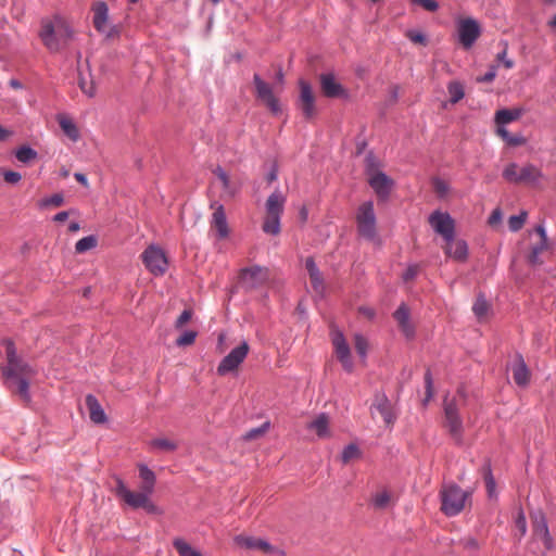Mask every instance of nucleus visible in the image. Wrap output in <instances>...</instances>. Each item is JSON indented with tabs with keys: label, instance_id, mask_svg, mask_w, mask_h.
Here are the masks:
<instances>
[{
	"label": "nucleus",
	"instance_id": "obj_22",
	"mask_svg": "<svg viewBox=\"0 0 556 556\" xmlns=\"http://www.w3.org/2000/svg\"><path fill=\"white\" fill-rule=\"evenodd\" d=\"M306 428L316 433L319 439H328L331 437L330 418L327 414L321 413L315 416L306 426Z\"/></svg>",
	"mask_w": 556,
	"mask_h": 556
},
{
	"label": "nucleus",
	"instance_id": "obj_26",
	"mask_svg": "<svg viewBox=\"0 0 556 556\" xmlns=\"http://www.w3.org/2000/svg\"><path fill=\"white\" fill-rule=\"evenodd\" d=\"M513 371V378L514 381L520 386L525 387L529 383L530 380V372L529 369L523 361V357L521 355H517L515 358V362L511 367Z\"/></svg>",
	"mask_w": 556,
	"mask_h": 556
},
{
	"label": "nucleus",
	"instance_id": "obj_13",
	"mask_svg": "<svg viewBox=\"0 0 556 556\" xmlns=\"http://www.w3.org/2000/svg\"><path fill=\"white\" fill-rule=\"evenodd\" d=\"M445 427L448 429L452 438L457 442L462 443L463 435V422L458 415V409L454 401L445 402Z\"/></svg>",
	"mask_w": 556,
	"mask_h": 556
},
{
	"label": "nucleus",
	"instance_id": "obj_37",
	"mask_svg": "<svg viewBox=\"0 0 556 556\" xmlns=\"http://www.w3.org/2000/svg\"><path fill=\"white\" fill-rule=\"evenodd\" d=\"M447 91L450 94V101L453 104L460 101L465 96L464 86L459 81H451L447 86Z\"/></svg>",
	"mask_w": 556,
	"mask_h": 556
},
{
	"label": "nucleus",
	"instance_id": "obj_8",
	"mask_svg": "<svg viewBox=\"0 0 556 556\" xmlns=\"http://www.w3.org/2000/svg\"><path fill=\"white\" fill-rule=\"evenodd\" d=\"M249 350V344L245 341H243L237 348L232 349L230 353L226 355L217 366V374L219 376H225L229 372L236 371L241 363H243L245 359Z\"/></svg>",
	"mask_w": 556,
	"mask_h": 556
},
{
	"label": "nucleus",
	"instance_id": "obj_30",
	"mask_svg": "<svg viewBox=\"0 0 556 556\" xmlns=\"http://www.w3.org/2000/svg\"><path fill=\"white\" fill-rule=\"evenodd\" d=\"M58 122L63 132L72 140L77 141L79 139V130L76 124L66 115H59Z\"/></svg>",
	"mask_w": 556,
	"mask_h": 556
},
{
	"label": "nucleus",
	"instance_id": "obj_57",
	"mask_svg": "<svg viewBox=\"0 0 556 556\" xmlns=\"http://www.w3.org/2000/svg\"><path fill=\"white\" fill-rule=\"evenodd\" d=\"M406 36L414 43L426 45L427 42L426 37L419 31L408 30Z\"/></svg>",
	"mask_w": 556,
	"mask_h": 556
},
{
	"label": "nucleus",
	"instance_id": "obj_54",
	"mask_svg": "<svg viewBox=\"0 0 556 556\" xmlns=\"http://www.w3.org/2000/svg\"><path fill=\"white\" fill-rule=\"evenodd\" d=\"M79 87L81 91L90 98H92L96 94V87L93 81H86L85 79L80 78Z\"/></svg>",
	"mask_w": 556,
	"mask_h": 556
},
{
	"label": "nucleus",
	"instance_id": "obj_29",
	"mask_svg": "<svg viewBox=\"0 0 556 556\" xmlns=\"http://www.w3.org/2000/svg\"><path fill=\"white\" fill-rule=\"evenodd\" d=\"M86 405L89 410V417L94 424H103L106 421V415L93 395L89 394L86 396Z\"/></svg>",
	"mask_w": 556,
	"mask_h": 556
},
{
	"label": "nucleus",
	"instance_id": "obj_31",
	"mask_svg": "<svg viewBox=\"0 0 556 556\" xmlns=\"http://www.w3.org/2000/svg\"><path fill=\"white\" fill-rule=\"evenodd\" d=\"M139 477L142 479L141 490L148 493H153L156 480L154 472L151 469H149L146 465H140Z\"/></svg>",
	"mask_w": 556,
	"mask_h": 556
},
{
	"label": "nucleus",
	"instance_id": "obj_49",
	"mask_svg": "<svg viewBox=\"0 0 556 556\" xmlns=\"http://www.w3.org/2000/svg\"><path fill=\"white\" fill-rule=\"evenodd\" d=\"M64 202V198L61 193H55L51 195L50 198H46L41 201L42 206H61Z\"/></svg>",
	"mask_w": 556,
	"mask_h": 556
},
{
	"label": "nucleus",
	"instance_id": "obj_12",
	"mask_svg": "<svg viewBox=\"0 0 556 556\" xmlns=\"http://www.w3.org/2000/svg\"><path fill=\"white\" fill-rule=\"evenodd\" d=\"M268 279V269L261 266H251L240 271V285L247 289H255Z\"/></svg>",
	"mask_w": 556,
	"mask_h": 556
},
{
	"label": "nucleus",
	"instance_id": "obj_53",
	"mask_svg": "<svg viewBox=\"0 0 556 556\" xmlns=\"http://www.w3.org/2000/svg\"><path fill=\"white\" fill-rule=\"evenodd\" d=\"M460 544L465 549L468 551H478L480 548V543L477 539L472 536H465L460 540Z\"/></svg>",
	"mask_w": 556,
	"mask_h": 556
},
{
	"label": "nucleus",
	"instance_id": "obj_36",
	"mask_svg": "<svg viewBox=\"0 0 556 556\" xmlns=\"http://www.w3.org/2000/svg\"><path fill=\"white\" fill-rule=\"evenodd\" d=\"M150 445L154 450L164 451V452H173L178 445L175 441L166 439V438H156L150 442Z\"/></svg>",
	"mask_w": 556,
	"mask_h": 556
},
{
	"label": "nucleus",
	"instance_id": "obj_45",
	"mask_svg": "<svg viewBox=\"0 0 556 556\" xmlns=\"http://www.w3.org/2000/svg\"><path fill=\"white\" fill-rule=\"evenodd\" d=\"M527 218V213L522 212L519 215H513L508 219V226L511 231H518L522 228Z\"/></svg>",
	"mask_w": 556,
	"mask_h": 556
},
{
	"label": "nucleus",
	"instance_id": "obj_20",
	"mask_svg": "<svg viewBox=\"0 0 556 556\" xmlns=\"http://www.w3.org/2000/svg\"><path fill=\"white\" fill-rule=\"evenodd\" d=\"M237 546L250 551H261L264 553H271L274 547L265 540L244 534H239L233 539Z\"/></svg>",
	"mask_w": 556,
	"mask_h": 556
},
{
	"label": "nucleus",
	"instance_id": "obj_44",
	"mask_svg": "<svg viewBox=\"0 0 556 556\" xmlns=\"http://www.w3.org/2000/svg\"><path fill=\"white\" fill-rule=\"evenodd\" d=\"M268 428H269V422L266 421L261 427L249 430L243 435V439L247 441L255 440V439L262 437L263 434H265L267 432Z\"/></svg>",
	"mask_w": 556,
	"mask_h": 556
},
{
	"label": "nucleus",
	"instance_id": "obj_6",
	"mask_svg": "<svg viewBox=\"0 0 556 556\" xmlns=\"http://www.w3.org/2000/svg\"><path fill=\"white\" fill-rule=\"evenodd\" d=\"M543 177L540 168L533 164L519 167L516 163L508 164L503 170V178L513 184L535 185Z\"/></svg>",
	"mask_w": 556,
	"mask_h": 556
},
{
	"label": "nucleus",
	"instance_id": "obj_52",
	"mask_svg": "<svg viewBox=\"0 0 556 556\" xmlns=\"http://www.w3.org/2000/svg\"><path fill=\"white\" fill-rule=\"evenodd\" d=\"M425 383H426V399L425 404L433 396V381L430 370L428 369L425 374Z\"/></svg>",
	"mask_w": 556,
	"mask_h": 556
},
{
	"label": "nucleus",
	"instance_id": "obj_1",
	"mask_svg": "<svg viewBox=\"0 0 556 556\" xmlns=\"http://www.w3.org/2000/svg\"><path fill=\"white\" fill-rule=\"evenodd\" d=\"M73 30L60 16L52 20H43L39 37L47 49L56 52L64 48L72 39Z\"/></svg>",
	"mask_w": 556,
	"mask_h": 556
},
{
	"label": "nucleus",
	"instance_id": "obj_18",
	"mask_svg": "<svg viewBox=\"0 0 556 556\" xmlns=\"http://www.w3.org/2000/svg\"><path fill=\"white\" fill-rule=\"evenodd\" d=\"M533 535L543 543L546 551L554 548L553 539L549 534L545 517L542 514L533 517Z\"/></svg>",
	"mask_w": 556,
	"mask_h": 556
},
{
	"label": "nucleus",
	"instance_id": "obj_42",
	"mask_svg": "<svg viewBox=\"0 0 556 556\" xmlns=\"http://www.w3.org/2000/svg\"><path fill=\"white\" fill-rule=\"evenodd\" d=\"M390 501H391V495L386 490L377 492L372 496V504L376 508H379V509L386 508L390 504Z\"/></svg>",
	"mask_w": 556,
	"mask_h": 556
},
{
	"label": "nucleus",
	"instance_id": "obj_46",
	"mask_svg": "<svg viewBox=\"0 0 556 556\" xmlns=\"http://www.w3.org/2000/svg\"><path fill=\"white\" fill-rule=\"evenodd\" d=\"M309 280H311L313 290L317 294L321 295L325 291V285H324V279L321 277L320 271L309 275Z\"/></svg>",
	"mask_w": 556,
	"mask_h": 556
},
{
	"label": "nucleus",
	"instance_id": "obj_40",
	"mask_svg": "<svg viewBox=\"0 0 556 556\" xmlns=\"http://www.w3.org/2000/svg\"><path fill=\"white\" fill-rule=\"evenodd\" d=\"M37 152L30 147L24 146L15 152V157L22 163H29L37 159Z\"/></svg>",
	"mask_w": 556,
	"mask_h": 556
},
{
	"label": "nucleus",
	"instance_id": "obj_11",
	"mask_svg": "<svg viewBox=\"0 0 556 556\" xmlns=\"http://www.w3.org/2000/svg\"><path fill=\"white\" fill-rule=\"evenodd\" d=\"M253 83L255 86L256 98L261 100L271 113L278 114L280 112V104L279 100L273 92V88L264 81L258 74L254 75Z\"/></svg>",
	"mask_w": 556,
	"mask_h": 556
},
{
	"label": "nucleus",
	"instance_id": "obj_48",
	"mask_svg": "<svg viewBox=\"0 0 556 556\" xmlns=\"http://www.w3.org/2000/svg\"><path fill=\"white\" fill-rule=\"evenodd\" d=\"M197 337V332L194 331H186L176 340V344L178 346L191 345Z\"/></svg>",
	"mask_w": 556,
	"mask_h": 556
},
{
	"label": "nucleus",
	"instance_id": "obj_2",
	"mask_svg": "<svg viewBox=\"0 0 556 556\" xmlns=\"http://www.w3.org/2000/svg\"><path fill=\"white\" fill-rule=\"evenodd\" d=\"M441 510L444 515L453 517L462 513L470 504L471 494L455 483L445 484L440 491Z\"/></svg>",
	"mask_w": 556,
	"mask_h": 556
},
{
	"label": "nucleus",
	"instance_id": "obj_21",
	"mask_svg": "<svg viewBox=\"0 0 556 556\" xmlns=\"http://www.w3.org/2000/svg\"><path fill=\"white\" fill-rule=\"evenodd\" d=\"M7 358L8 366L4 371L7 377H17L20 374H23L26 370L31 371V368L27 364H24L18 359L12 343H9L8 345Z\"/></svg>",
	"mask_w": 556,
	"mask_h": 556
},
{
	"label": "nucleus",
	"instance_id": "obj_33",
	"mask_svg": "<svg viewBox=\"0 0 556 556\" xmlns=\"http://www.w3.org/2000/svg\"><path fill=\"white\" fill-rule=\"evenodd\" d=\"M33 375V370H26L23 374H20L17 377H14L16 379V389L15 392L18 393V395L26 402L29 401V393L28 388L29 383L25 379L26 376Z\"/></svg>",
	"mask_w": 556,
	"mask_h": 556
},
{
	"label": "nucleus",
	"instance_id": "obj_23",
	"mask_svg": "<svg viewBox=\"0 0 556 556\" xmlns=\"http://www.w3.org/2000/svg\"><path fill=\"white\" fill-rule=\"evenodd\" d=\"M377 412L387 425H391L394 421L392 407L390 401L384 394H376L374 403L371 405V413Z\"/></svg>",
	"mask_w": 556,
	"mask_h": 556
},
{
	"label": "nucleus",
	"instance_id": "obj_15",
	"mask_svg": "<svg viewBox=\"0 0 556 556\" xmlns=\"http://www.w3.org/2000/svg\"><path fill=\"white\" fill-rule=\"evenodd\" d=\"M332 344L334 348L336 355L341 362L343 368L351 372L353 370V362L351 358V351L346 343L344 336L340 331L332 332Z\"/></svg>",
	"mask_w": 556,
	"mask_h": 556
},
{
	"label": "nucleus",
	"instance_id": "obj_19",
	"mask_svg": "<svg viewBox=\"0 0 556 556\" xmlns=\"http://www.w3.org/2000/svg\"><path fill=\"white\" fill-rule=\"evenodd\" d=\"M212 207L214 208V213L211 219V229L216 230L219 239H225L229 235V227L224 206L214 202Z\"/></svg>",
	"mask_w": 556,
	"mask_h": 556
},
{
	"label": "nucleus",
	"instance_id": "obj_9",
	"mask_svg": "<svg viewBox=\"0 0 556 556\" xmlns=\"http://www.w3.org/2000/svg\"><path fill=\"white\" fill-rule=\"evenodd\" d=\"M93 12V26L94 28L105 35L106 38H113L118 36L119 30L116 26H109V8L105 2L97 1L92 4Z\"/></svg>",
	"mask_w": 556,
	"mask_h": 556
},
{
	"label": "nucleus",
	"instance_id": "obj_24",
	"mask_svg": "<svg viewBox=\"0 0 556 556\" xmlns=\"http://www.w3.org/2000/svg\"><path fill=\"white\" fill-rule=\"evenodd\" d=\"M320 88L328 98H338L344 94L343 87L336 80L332 74L320 75Z\"/></svg>",
	"mask_w": 556,
	"mask_h": 556
},
{
	"label": "nucleus",
	"instance_id": "obj_4",
	"mask_svg": "<svg viewBox=\"0 0 556 556\" xmlns=\"http://www.w3.org/2000/svg\"><path fill=\"white\" fill-rule=\"evenodd\" d=\"M286 197L281 191H274L266 201V215L262 229L269 235H278L280 232V217L283 212Z\"/></svg>",
	"mask_w": 556,
	"mask_h": 556
},
{
	"label": "nucleus",
	"instance_id": "obj_64",
	"mask_svg": "<svg viewBox=\"0 0 556 556\" xmlns=\"http://www.w3.org/2000/svg\"><path fill=\"white\" fill-rule=\"evenodd\" d=\"M358 311H359V314L363 315L364 317H366L367 319H371L375 316V311L371 307L363 306V307H359Z\"/></svg>",
	"mask_w": 556,
	"mask_h": 556
},
{
	"label": "nucleus",
	"instance_id": "obj_28",
	"mask_svg": "<svg viewBox=\"0 0 556 556\" xmlns=\"http://www.w3.org/2000/svg\"><path fill=\"white\" fill-rule=\"evenodd\" d=\"M403 333L410 338L414 336V327L409 323V311L405 304H402L393 314Z\"/></svg>",
	"mask_w": 556,
	"mask_h": 556
},
{
	"label": "nucleus",
	"instance_id": "obj_3",
	"mask_svg": "<svg viewBox=\"0 0 556 556\" xmlns=\"http://www.w3.org/2000/svg\"><path fill=\"white\" fill-rule=\"evenodd\" d=\"M115 494L131 508H143L149 514H161L160 508L150 500L152 493L143 490L130 491L121 479L116 480Z\"/></svg>",
	"mask_w": 556,
	"mask_h": 556
},
{
	"label": "nucleus",
	"instance_id": "obj_63",
	"mask_svg": "<svg viewBox=\"0 0 556 556\" xmlns=\"http://www.w3.org/2000/svg\"><path fill=\"white\" fill-rule=\"evenodd\" d=\"M501 218H502V213L498 208H496L492 212L491 216L489 217V224L491 226H494L501 222Z\"/></svg>",
	"mask_w": 556,
	"mask_h": 556
},
{
	"label": "nucleus",
	"instance_id": "obj_5",
	"mask_svg": "<svg viewBox=\"0 0 556 556\" xmlns=\"http://www.w3.org/2000/svg\"><path fill=\"white\" fill-rule=\"evenodd\" d=\"M356 227L358 235L368 241L377 238V218L371 201L361 204L356 212Z\"/></svg>",
	"mask_w": 556,
	"mask_h": 556
},
{
	"label": "nucleus",
	"instance_id": "obj_60",
	"mask_svg": "<svg viewBox=\"0 0 556 556\" xmlns=\"http://www.w3.org/2000/svg\"><path fill=\"white\" fill-rule=\"evenodd\" d=\"M527 139L522 135H510L506 143L510 147H519L526 144Z\"/></svg>",
	"mask_w": 556,
	"mask_h": 556
},
{
	"label": "nucleus",
	"instance_id": "obj_55",
	"mask_svg": "<svg viewBox=\"0 0 556 556\" xmlns=\"http://www.w3.org/2000/svg\"><path fill=\"white\" fill-rule=\"evenodd\" d=\"M412 2L422 7L425 10L429 12H434L439 8L438 2L434 0H412Z\"/></svg>",
	"mask_w": 556,
	"mask_h": 556
},
{
	"label": "nucleus",
	"instance_id": "obj_25",
	"mask_svg": "<svg viewBox=\"0 0 556 556\" xmlns=\"http://www.w3.org/2000/svg\"><path fill=\"white\" fill-rule=\"evenodd\" d=\"M445 254L455 261L464 262L468 255V248L465 241L463 240H454L446 241L444 247Z\"/></svg>",
	"mask_w": 556,
	"mask_h": 556
},
{
	"label": "nucleus",
	"instance_id": "obj_16",
	"mask_svg": "<svg viewBox=\"0 0 556 556\" xmlns=\"http://www.w3.org/2000/svg\"><path fill=\"white\" fill-rule=\"evenodd\" d=\"M459 41L465 48H470L480 36V27L472 18L462 20L458 24Z\"/></svg>",
	"mask_w": 556,
	"mask_h": 556
},
{
	"label": "nucleus",
	"instance_id": "obj_59",
	"mask_svg": "<svg viewBox=\"0 0 556 556\" xmlns=\"http://www.w3.org/2000/svg\"><path fill=\"white\" fill-rule=\"evenodd\" d=\"M3 178L8 184H17L22 179V176L17 172L7 170L3 174Z\"/></svg>",
	"mask_w": 556,
	"mask_h": 556
},
{
	"label": "nucleus",
	"instance_id": "obj_14",
	"mask_svg": "<svg viewBox=\"0 0 556 556\" xmlns=\"http://www.w3.org/2000/svg\"><path fill=\"white\" fill-rule=\"evenodd\" d=\"M300 99H299V108L302 111L304 117L306 119H311L314 117L316 113L315 109V96L313 89L308 83L305 80H300Z\"/></svg>",
	"mask_w": 556,
	"mask_h": 556
},
{
	"label": "nucleus",
	"instance_id": "obj_43",
	"mask_svg": "<svg viewBox=\"0 0 556 556\" xmlns=\"http://www.w3.org/2000/svg\"><path fill=\"white\" fill-rule=\"evenodd\" d=\"M215 175L220 180L223 188L230 194L233 195L236 193V189L230 184V178L226 172H224L220 167L215 170Z\"/></svg>",
	"mask_w": 556,
	"mask_h": 556
},
{
	"label": "nucleus",
	"instance_id": "obj_34",
	"mask_svg": "<svg viewBox=\"0 0 556 556\" xmlns=\"http://www.w3.org/2000/svg\"><path fill=\"white\" fill-rule=\"evenodd\" d=\"M472 311L479 320L485 319L489 315L490 304L483 295L479 294L473 303Z\"/></svg>",
	"mask_w": 556,
	"mask_h": 556
},
{
	"label": "nucleus",
	"instance_id": "obj_32",
	"mask_svg": "<svg viewBox=\"0 0 556 556\" xmlns=\"http://www.w3.org/2000/svg\"><path fill=\"white\" fill-rule=\"evenodd\" d=\"M521 116V110L515 109V110H498L495 113V123L497 125H505L509 124L516 119H518Z\"/></svg>",
	"mask_w": 556,
	"mask_h": 556
},
{
	"label": "nucleus",
	"instance_id": "obj_50",
	"mask_svg": "<svg viewBox=\"0 0 556 556\" xmlns=\"http://www.w3.org/2000/svg\"><path fill=\"white\" fill-rule=\"evenodd\" d=\"M483 470H484L485 485H486V489L489 491V494L491 495L492 492L494 491V488H495V481H494L493 476H492L491 466L489 464L485 465Z\"/></svg>",
	"mask_w": 556,
	"mask_h": 556
},
{
	"label": "nucleus",
	"instance_id": "obj_27",
	"mask_svg": "<svg viewBox=\"0 0 556 556\" xmlns=\"http://www.w3.org/2000/svg\"><path fill=\"white\" fill-rule=\"evenodd\" d=\"M535 231L539 236V242H536L530 254H529V262L533 265L541 264L540 254L543 253L545 250H547V238L545 229L542 225H539L535 228Z\"/></svg>",
	"mask_w": 556,
	"mask_h": 556
},
{
	"label": "nucleus",
	"instance_id": "obj_41",
	"mask_svg": "<svg viewBox=\"0 0 556 556\" xmlns=\"http://www.w3.org/2000/svg\"><path fill=\"white\" fill-rule=\"evenodd\" d=\"M514 526L518 536L522 538L527 532V521L521 508H518L515 515Z\"/></svg>",
	"mask_w": 556,
	"mask_h": 556
},
{
	"label": "nucleus",
	"instance_id": "obj_51",
	"mask_svg": "<svg viewBox=\"0 0 556 556\" xmlns=\"http://www.w3.org/2000/svg\"><path fill=\"white\" fill-rule=\"evenodd\" d=\"M433 189L439 197H444L447 194L450 187L444 180L435 178L433 180Z\"/></svg>",
	"mask_w": 556,
	"mask_h": 556
},
{
	"label": "nucleus",
	"instance_id": "obj_56",
	"mask_svg": "<svg viewBox=\"0 0 556 556\" xmlns=\"http://www.w3.org/2000/svg\"><path fill=\"white\" fill-rule=\"evenodd\" d=\"M192 317V312L190 309H185L175 323V327L177 329L184 327Z\"/></svg>",
	"mask_w": 556,
	"mask_h": 556
},
{
	"label": "nucleus",
	"instance_id": "obj_10",
	"mask_svg": "<svg viewBox=\"0 0 556 556\" xmlns=\"http://www.w3.org/2000/svg\"><path fill=\"white\" fill-rule=\"evenodd\" d=\"M429 224L437 233L444 238L445 241H451V239H453L455 223L448 213L434 211L429 216Z\"/></svg>",
	"mask_w": 556,
	"mask_h": 556
},
{
	"label": "nucleus",
	"instance_id": "obj_61",
	"mask_svg": "<svg viewBox=\"0 0 556 556\" xmlns=\"http://www.w3.org/2000/svg\"><path fill=\"white\" fill-rule=\"evenodd\" d=\"M419 267L417 265H410L403 274L404 281L413 280L418 274Z\"/></svg>",
	"mask_w": 556,
	"mask_h": 556
},
{
	"label": "nucleus",
	"instance_id": "obj_62",
	"mask_svg": "<svg viewBox=\"0 0 556 556\" xmlns=\"http://www.w3.org/2000/svg\"><path fill=\"white\" fill-rule=\"evenodd\" d=\"M305 268L307 269L308 271V275H312V274H315V273H318L319 269L317 268L314 260L312 257H307L306 261H305Z\"/></svg>",
	"mask_w": 556,
	"mask_h": 556
},
{
	"label": "nucleus",
	"instance_id": "obj_47",
	"mask_svg": "<svg viewBox=\"0 0 556 556\" xmlns=\"http://www.w3.org/2000/svg\"><path fill=\"white\" fill-rule=\"evenodd\" d=\"M354 345H355V350L359 354V356L365 357L367 354V348H368L367 340L362 334L357 333L354 336Z\"/></svg>",
	"mask_w": 556,
	"mask_h": 556
},
{
	"label": "nucleus",
	"instance_id": "obj_7",
	"mask_svg": "<svg viewBox=\"0 0 556 556\" xmlns=\"http://www.w3.org/2000/svg\"><path fill=\"white\" fill-rule=\"evenodd\" d=\"M147 269L154 276H162L167 269V258L164 251L156 245H149L141 254Z\"/></svg>",
	"mask_w": 556,
	"mask_h": 556
},
{
	"label": "nucleus",
	"instance_id": "obj_39",
	"mask_svg": "<svg viewBox=\"0 0 556 556\" xmlns=\"http://www.w3.org/2000/svg\"><path fill=\"white\" fill-rule=\"evenodd\" d=\"M98 240L94 236H87L79 239L75 244L76 253H85L97 247Z\"/></svg>",
	"mask_w": 556,
	"mask_h": 556
},
{
	"label": "nucleus",
	"instance_id": "obj_38",
	"mask_svg": "<svg viewBox=\"0 0 556 556\" xmlns=\"http://www.w3.org/2000/svg\"><path fill=\"white\" fill-rule=\"evenodd\" d=\"M361 451L356 444H349L344 447L341 454V462L346 465L351 463L352 460H355L361 457Z\"/></svg>",
	"mask_w": 556,
	"mask_h": 556
},
{
	"label": "nucleus",
	"instance_id": "obj_58",
	"mask_svg": "<svg viewBox=\"0 0 556 556\" xmlns=\"http://www.w3.org/2000/svg\"><path fill=\"white\" fill-rule=\"evenodd\" d=\"M507 54V43H504L503 50L497 54V61L503 62L506 68H511L514 66V61L506 58Z\"/></svg>",
	"mask_w": 556,
	"mask_h": 556
},
{
	"label": "nucleus",
	"instance_id": "obj_17",
	"mask_svg": "<svg viewBox=\"0 0 556 556\" xmlns=\"http://www.w3.org/2000/svg\"><path fill=\"white\" fill-rule=\"evenodd\" d=\"M368 184L376 192L377 197L381 200H386L393 186V180L381 172L372 173L368 178Z\"/></svg>",
	"mask_w": 556,
	"mask_h": 556
},
{
	"label": "nucleus",
	"instance_id": "obj_35",
	"mask_svg": "<svg viewBox=\"0 0 556 556\" xmlns=\"http://www.w3.org/2000/svg\"><path fill=\"white\" fill-rule=\"evenodd\" d=\"M173 545L179 556H202L200 552L194 549L190 544L181 539L174 540Z\"/></svg>",
	"mask_w": 556,
	"mask_h": 556
}]
</instances>
